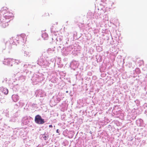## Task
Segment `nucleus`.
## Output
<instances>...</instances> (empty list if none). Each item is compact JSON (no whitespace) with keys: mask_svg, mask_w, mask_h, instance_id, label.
I'll list each match as a JSON object with an SVG mask.
<instances>
[{"mask_svg":"<svg viewBox=\"0 0 147 147\" xmlns=\"http://www.w3.org/2000/svg\"><path fill=\"white\" fill-rule=\"evenodd\" d=\"M12 13L9 12L8 9L6 7H3L0 11V18L3 19L4 18L5 19L10 18L12 16Z\"/></svg>","mask_w":147,"mask_h":147,"instance_id":"f257e3e1","label":"nucleus"},{"mask_svg":"<svg viewBox=\"0 0 147 147\" xmlns=\"http://www.w3.org/2000/svg\"><path fill=\"white\" fill-rule=\"evenodd\" d=\"M35 121L38 124H42L45 123L44 119H42L41 116L39 115H37L35 116Z\"/></svg>","mask_w":147,"mask_h":147,"instance_id":"f03ea898","label":"nucleus"},{"mask_svg":"<svg viewBox=\"0 0 147 147\" xmlns=\"http://www.w3.org/2000/svg\"><path fill=\"white\" fill-rule=\"evenodd\" d=\"M9 25L8 22L3 23L1 26V27L3 28H7Z\"/></svg>","mask_w":147,"mask_h":147,"instance_id":"7ed1b4c3","label":"nucleus"},{"mask_svg":"<svg viewBox=\"0 0 147 147\" xmlns=\"http://www.w3.org/2000/svg\"><path fill=\"white\" fill-rule=\"evenodd\" d=\"M2 92L4 94H7L8 93V90L7 88H4L3 89Z\"/></svg>","mask_w":147,"mask_h":147,"instance_id":"20e7f679","label":"nucleus"},{"mask_svg":"<svg viewBox=\"0 0 147 147\" xmlns=\"http://www.w3.org/2000/svg\"><path fill=\"white\" fill-rule=\"evenodd\" d=\"M5 62H6L8 64H10V62L12 61V59H5Z\"/></svg>","mask_w":147,"mask_h":147,"instance_id":"39448f33","label":"nucleus"},{"mask_svg":"<svg viewBox=\"0 0 147 147\" xmlns=\"http://www.w3.org/2000/svg\"><path fill=\"white\" fill-rule=\"evenodd\" d=\"M44 35L45 36V37H47L48 36V34L45 33H44L43 34L42 36V37H44Z\"/></svg>","mask_w":147,"mask_h":147,"instance_id":"423d86ee","label":"nucleus"},{"mask_svg":"<svg viewBox=\"0 0 147 147\" xmlns=\"http://www.w3.org/2000/svg\"><path fill=\"white\" fill-rule=\"evenodd\" d=\"M57 100V101L58 102H59L61 100V99L59 98H56Z\"/></svg>","mask_w":147,"mask_h":147,"instance_id":"0eeeda50","label":"nucleus"},{"mask_svg":"<svg viewBox=\"0 0 147 147\" xmlns=\"http://www.w3.org/2000/svg\"><path fill=\"white\" fill-rule=\"evenodd\" d=\"M46 15L45 16H49V14L47 13H46L45 14Z\"/></svg>","mask_w":147,"mask_h":147,"instance_id":"6e6552de","label":"nucleus"},{"mask_svg":"<svg viewBox=\"0 0 147 147\" xmlns=\"http://www.w3.org/2000/svg\"><path fill=\"white\" fill-rule=\"evenodd\" d=\"M21 36H22L23 37H26L25 35L24 34H22L21 35Z\"/></svg>","mask_w":147,"mask_h":147,"instance_id":"1a4fd4ad","label":"nucleus"},{"mask_svg":"<svg viewBox=\"0 0 147 147\" xmlns=\"http://www.w3.org/2000/svg\"><path fill=\"white\" fill-rule=\"evenodd\" d=\"M49 127H52L53 126H52V125H50L49 126Z\"/></svg>","mask_w":147,"mask_h":147,"instance_id":"9d476101","label":"nucleus"},{"mask_svg":"<svg viewBox=\"0 0 147 147\" xmlns=\"http://www.w3.org/2000/svg\"><path fill=\"white\" fill-rule=\"evenodd\" d=\"M58 131H59V130L58 129H57L56 132L57 133H59V132Z\"/></svg>","mask_w":147,"mask_h":147,"instance_id":"9b49d317","label":"nucleus"},{"mask_svg":"<svg viewBox=\"0 0 147 147\" xmlns=\"http://www.w3.org/2000/svg\"><path fill=\"white\" fill-rule=\"evenodd\" d=\"M46 137L45 136V139L46 140Z\"/></svg>","mask_w":147,"mask_h":147,"instance_id":"f8f14e48","label":"nucleus"}]
</instances>
